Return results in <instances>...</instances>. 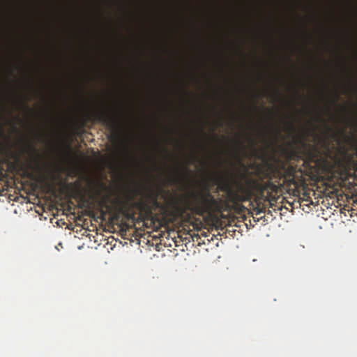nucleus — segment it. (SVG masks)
I'll return each instance as SVG.
<instances>
[{"label":"nucleus","instance_id":"obj_1","mask_svg":"<svg viewBox=\"0 0 357 357\" xmlns=\"http://www.w3.org/2000/svg\"><path fill=\"white\" fill-rule=\"evenodd\" d=\"M259 188L258 179L241 174L240 178L233 180L231 184L223 185L221 190L227 192L231 202H240L248 200L254 191L259 192Z\"/></svg>","mask_w":357,"mask_h":357},{"label":"nucleus","instance_id":"obj_2","mask_svg":"<svg viewBox=\"0 0 357 357\" xmlns=\"http://www.w3.org/2000/svg\"><path fill=\"white\" fill-rule=\"evenodd\" d=\"M189 205L192 206L196 214L204 215L218 210L220 201L211 194L208 187H205L191 194Z\"/></svg>","mask_w":357,"mask_h":357},{"label":"nucleus","instance_id":"obj_3","mask_svg":"<svg viewBox=\"0 0 357 357\" xmlns=\"http://www.w3.org/2000/svg\"><path fill=\"white\" fill-rule=\"evenodd\" d=\"M94 116L97 120L109 127L113 133L109 139L114 142H118L121 139V134L118 128L119 116L115 110L112 112L109 111L99 109L96 111Z\"/></svg>","mask_w":357,"mask_h":357},{"label":"nucleus","instance_id":"obj_4","mask_svg":"<svg viewBox=\"0 0 357 357\" xmlns=\"http://www.w3.org/2000/svg\"><path fill=\"white\" fill-rule=\"evenodd\" d=\"M265 176L268 178V181L266 182H259V192L264 194L265 192L276 193L281 192L280 180H281L282 175L280 172L279 167H271Z\"/></svg>","mask_w":357,"mask_h":357},{"label":"nucleus","instance_id":"obj_5","mask_svg":"<svg viewBox=\"0 0 357 357\" xmlns=\"http://www.w3.org/2000/svg\"><path fill=\"white\" fill-rule=\"evenodd\" d=\"M168 194L169 196L167 199H165V203L164 204L158 201L159 193H157V195L153 197V202L156 207L161 208L166 214L176 217L181 212V208L179 206L178 199L174 195L169 194V192Z\"/></svg>","mask_w":357,"mask_h":357},{"label":"nucleus","instance_id":"obj_6","mask_svg":"<svg viewBox=\"0 0 357 357\" xmlns=\"http://www.w3.org/2000/svg\"><path fill=\"white\" fill-rule=\"evenodd\" d=\"M280 172L282 177L280 180L281 184V192L283 190H290L291 188H296L298 183L295 179V171L293 167L287 168L284 165L281 166Z\"/></svg>","mask_w":357,"mask_h":357},{"label":"nucleus","instance_id":"obj_7","mask_svg":"<svg viewBox=\"0 0 357 357\" xmlns=\"http://www.w3.org/2000/svg\"><path fill=\"white\" fill-rule=\"evenodd\" d=\"M56 181V176L52 172H49L47 174L43 175L42 182L48 191L54 190V183Z\"/></svg>","mask_w":357,"mask_h":357},{"label":"nucleus","instance_id":"obj_8","mask_svg":"<svg viewBox=\"0 0 357 357\" xmlns=\"http://www.w3.org/2000/svg\"><path fill=\"white\" fill-rule=\"evenodd\" d=\"M29 148H30L31 151L33 153H36V154L37 158H36V162H38V159H39L40 155H38V152H37L36 149V148H35V146H33V145H30V146H29Z\"/></svg>","mask_w":357,"mask_h":357},{"label":"nucleus","instance_id":"obj_9","mask_svg":"<svg viewBox=\"0 0 357 357\" xmlns=\"http://www.w3.org/2000/svg\"><path fill=\"white\" fill-rule=\"evenodd\" d=\"M123 153L126 155H130V152L128 148V146L127 144H123Z\"/></svg>","mask_w":357,"mask_h":357},{"label":"nucleus","instance_id":"obj_10","mask_svg":"<svg viewBox=\"0 0 357 357\" xmlns=\"http://www.w3.org/2000/svg\"><path fill=\"white\" fill-rule=\"evenodd\" d=\"M277 95H278V96H281V93H280V91H277Z\"/></svg>","mask_w":357,"mask_h":357},{"label":"nucleus","instance_id":"obj_11","mask_svg":"<svg viewBox=\"0 0 357 357\" xmlns=\"http://www.w3.org/2000/svg\"><path fill=\"white\" fill-rule=\"evenodd\" d=\"M119 204H120L121 206H123V202H119Z\"/></svg>","mask_w":357,"mask_h":357},{"label":"nucleus","instance_id":"obj_12","mask_svg":"<svg viewBox=\"0 0 357 357\" xmlns=\"http://www.w3.org/2000/svg\"><path fill=\"white\" fill-rule=\"evenodd\" d=\"M356 171H357V163L356 164Z\"/></svg>","mask_w":357,"mask_h":357}]
</instances>
